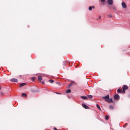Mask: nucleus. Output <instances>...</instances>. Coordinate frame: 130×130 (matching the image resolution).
<instances>
[{
  "label": "nucleus",
  "instance_id": "1",
  "mask_svg": "<svg viewBox=\"0 0 130 130\" xmlns=\"http://www.w3.org/2000/svg\"><path fill=\"white\" fill-rule=\"evenodd\" d=\"M119 95L117 94H116L114 95V99H115V100H119Z\"/></svg>",
  "mask_w": 130,
  "mask_h": 130
},
{
  "label": "nucleus",
  "instance_id": "2",
  "mask_svg": "<svg viewBox=\"0 0 130 130\" xmlns=\"http://www.w3.org/2000/svg\"><path fill=\"white\" fill-rule=\"evenodd\" d=\"M108 4L109 6H112L113 5V0H108Z\"/></svg>",
  "mask_w": 130,
  "mask_h": 130
},
{
  "label": "nucleus",
  "instance_id": "3",
  "mask_svg": "<svg viewBox=\"0 0 130 130\" xmlns=\"http://www.w3.org/2000/svg\"><path fill=\"white\" fill-rule=\"evenodd\" d=\"M11 82H12V83H17L18 82V79L16 78H12L10 80Z\"/></svg>",
  "mask_w": 130,
  "mask_h": 130
},
{
  "label": "nucleus",
  "instance_id": "4",
  "mask_svg": "<svg viewBox=\"0 0 130 130\" xmlns=\"http://www.w3.org/2000/svg\"><path fill=\"white\" fill-rule=\"evenodd\" d=\"M103 99H104V100H105V101H106V100H108V99H109V95H107L105 96H103Z\"/></svg>",
  "mask_w": 130,
  "mask_h": 130
},
{
  "label": "nucleus",
  "instance_id": "5",
  "mask_svg": "<svg viewBox=\"0 0 130 130\" xmlns=\"http://www.w3.org/2000/svg\"><path fill=\"white\" fill-rule=\"evenodd\" d=\"M82 107H83V108H85V109H89V107H88V106H87L85 104H82Z\"/></svg>",
  "mask_w": 130,
  "mask_h": 130
},
{
  "label": "nucleus",
  "instance_id": "6",
  "mask_svg": "<svg viewBox=\"0 0 130 130\" xmlns=\"http://www.w3.org/2000/svg\"><path fill=\"white\" fill-rule=\"evenodd\" d=\"M123 90H127L128 89V87L126 85H124L122 87Z\"/></svg>",
  "mask_w": 130,
  "mask_h": 130
},
{
  "label": "nucleus",
  "instance_id": "7",
  "mask_svg": "<svg viewBox=\"0 0 130 130\" xmlns=\"http://www.w3.org/2000/svg\"><path fill=\"white\" fill-rule=\"evenodd\" d=\"M122 7L123 9L126 8V4H125V3L124 2L122 3Z\"/></svg>",
  "mask_w": 130,
  "mask_h": 130
},
{
  "label": "nucleus",
  "instance_id": "8",
  "mask_svg": "<svg viewBox=\"0 0 130 130\" xmlns=\"http://www.w3.org/2000/svg\"><path fill=\"white\" fill-rule=\"evenodd\" d=\"M106 102H108V103H111L113 102L112 99H108V100H106Z\"/></svg>",
  "mask_w": 130,
  "mask_h": 130
},
{
  "label": "nucleus",
  "instance_id": "9",
  "mask_svg": "<svg viewBox=\"0 0 130 130\" xmlns=\"http://www.w3.org/2000/svg\"><path fill=\"white\" fill-rule=\"evenodd\" d=\"M26 85V83H21L20 85H19V87L20 88H22V87H24V86H25Z\"/></svg>",
  "mask_w": 130,
  "mask_h": 130
},
{
  "label": "nucleus",
  "instance_id": "10",
  "mask_svg": "<svg viewBox=\"0 0 130 130\" xmlns=\"http://www.w3.org/2000/svg\"><path fill=\"white\" fill-rule=\"evenodd\" d=\"M81 98H82V99H84V100L88 99V98L86 96H81Z\"/></svg>",
  "mask_w": 130,
  "mask_h": 130
},
{
  "label": "nucleus",
  "instance_id": "11",
  "mask_svg": "<svg viewBox=\"0 0 130 130\" xmlns=\"http://www.w3.org/2000/svg\"><path fill=\"white\" fill-rule=\"evenodd\" d=\"M38 79L39 82H41V81H42V77H41V76H39L38 77Z\"/></svg>",
  "mask_w": 130,
  "mask_h": 130
},
{
  "label": "nucleus",
  "instance_id": "12",
  "mask_svg": "<svg viewBox=\"0 0 130 130\" xmlns=\"http://www.w3.org/2000/svg\"><path fill=\"white\" fill-rule=\"evenodd\" d=\"M22 97H27V94L25 93H22Z\"/></svg>",
  "mask_w": 130,
  "mask_h": 130
},
{
  "label": "nucleus",
  "instance_id": "13",
  "mask_svg": "<svg viewBox=\"0 0 130 130\" xmlns=\"http://www.w3.org/2000/svg\"><path fill=\"white\" fill-rule=\"evenodd\" d=\"M96 107L99 110L101 111V108H100V106H99V105L96 104Z\"/></svg>",
  "mask_w": 130,
  "mask_h": 130
},
{
  "label": "nucleus",
  "instance_id": "14",
  "mask_svg": "<svg viewBox=\"0 0 130 130\" xmlns=\"http://www.w3.org/2000/svg\"><path fill=\"white\" fill-rule=\"evenodd\" d=\"M87 97L89 99H92V98H93V96L92 95H87Z\"/></svg>",
  "mask_w": 130,
  "mask_h": 130
},
{
  "label": "nucleus",
  "instance_id": "15",
  "mask_svg": "<svg viewBox=\"0 0 130 130\" xmlns=\"http://www.w3.org/2000/svg\"><path fill=\"white\" fill-rule=\"evenodd\" d=\"M122 91L120 89H118L117 90V93H121Z\"/></svg>",
  "mask_w": 130,
  "mask_h": 130
},
{
  "label": "nucleus",
  "instance_id": "16",
  "mask_svg": "<svg viewBox=\"0 0 130 130\" xmlns=\"http://www.w3.org/2000/svg\"><path fill=\"white\" fill-rule=\"evenodd\" d=\"M49 83H51V84H52V83H53V82H54V81H53V80H52V79H49Z\"/></svg>",
  "mask_w": 130,
  "mask_h": 130
},
{
  "label": "nucleus",
  "instance_id": "17",
  "mask_svg": "<svg viewBox=\"0 0 130 130\" xmlns=\"http://www.w3.org/2000/svg\"><path fill=\"white\" fill-rule=\"evenodd\" d=\"M72 92V90L71 89H68L66 91V93H71Z\"/></svg>",
  "mask_w": 130,
  "mask_h": 130
},
{
  "label": "nucleus",
  "instance_id": "18",
  "mask_svg": "<svg viewBox=\"0 0 130 130\" xmlns=\"http://www.w3.org/2000/svg\"><path fill=\"white\" fill-rule=\"evenodd\" d=\"M71 86H73V82H72L68 85V88H70Z\"/></svg>",
  "mask_w": 130,
  "mask_h": 130
},
{
  "label": "nucleus",
  "instance_id": "19",
  "mask_svg": "<svg viewBox=\"0 0 130 130\" xmlns=\"http://www.w3.org/2000/svg\"><path fill=\"white\" fill-rule=\"evenodd\" d=\"M112 10H114V11H115V10H116V8L114 6H112Z\"/></svg>",
  "mask_w": 130,
  "mask_h": 130
},
{
  "label": "nucleus",
  "instance_id": "20",
  "mask_svg": "<svg viewBox=\"0 0 130 130\" xmlns=\"http://www.w3.org/2000/svg\"><path fill=\"white\" fill-rule=\"evenodd\" d=\"M114 107H113V106H110V109H113Z\"/></svg>",
  "mask_w": 130,
  "mask_h": 130
},
{
  "label": "nucleus",
  "instance_id": "21",
  "mask_svg": "<svg viewBox=\"0 0 130 130\" xmlns=\"http://www.w3.org/2000/svg\"><path fill=\"white\" fill-rule=\"evenodd\" d=\"M108 116L106 115V117H105V119L106 120H108Z\"/></svg>",
  "mask_w": 130,
  "mask_h": 130
},
{
  "label": "nucleus",
  "instance_id": "22",
  "mask_svg": "<svg viewBox=\"0 0 130 130\" xmlns=\"http://www.w3.org/2000/svg\"><path fill=\"white\" fill-rule=\"evenodd\" d=\"M92 7L90 6V7H89L88 10H89V11H92Z\"/></svg>",
  "mask_w": 130,
  "mask_h": 130
},
{
  "label": "nucleus",
  "instance_id": "23",
  "mask_svg": "<svg viewBox=\"0 0 130 130\" xmlns=\"http://www.w3.org/2000/svg\"><path fill=\"white\" fill-rule=\"evenodd\" d=\"M101 19V16H100L99 18H98V20H100Z\"/></svg>",
  "mask_w": 130,
  "mask_h": 130
},
{
  "label": "nucleus",
  "instance_id": "24",
  "mask_svg": "<svg viewBox=\"0 0 130 130\" xmlns=\"http://www.w3.org/2000/svg\"><path fill=\"white\" fill-rule=\"evenodd\" d=\"M102 3H105V0H101Z\"/></svg>",
  "mask_w": 130,
  "mask_h": 130
},
{
  "label": "nucleus",
  "instance_id": "25",
  "mask_svg": "<svg viewBox=\"0 0 130 130\" xmlns=\"http://www.w3.org/2000/svg\"><path fill=\"white\" fill-rule=\"evenodd\" d=\"M109 17L110 18H111V17H112V15L111 14H110V15H109Z\"/></svg>",
  "mask_w": 130,
  "mask_h": 130
},
{
  "label": "nucleus",
  "instance_id": "26",
  "mask_svg": "<svg viewBox=\"0 0 130 130\" xmlns=\"http://www.w3.org/2000/svg\"><path fill=\"white\" fill-rule=\"evenodd\" d=\"M53 129H54V130H58L57 128H56V127H54Z\"/></svg>",
  "mask_w": 130,
  "mask_h": 130
},
{
  "label": "nucleus",
  "instance_id": "27",
  "mask_svg": "<svg viewBox=\"0 0 130 130\" xmlns=\"http://www.w3.org/2000/svg\"><path fill=\"white\" fill-rule=\"evenodd\" d=\"M56 94H58L60 95V94H61V93H58V92H56Z\"/></svg>",
  "mask_w": 130,
  "mask_h": 130
},
{
  "label": "nucleus",
  "instance_id": "28",
  "mask_svg": "<svg viewBox=\"0 0 130 130\" xmlns=\"http://www.w3.org/2000/svg\"><path fill=\"white\" fill-rule=\"evenodd\" d=\"M91 8H92V9H95V7H94V6H92Z\"/></svg>",
  "mask_w": 130,
  "mask_h": 130
},
{
  "label": "nucleus",
  "instance_id": "29",
  "mask_svg": "<svg viewBox=\"0 0 130 130\" xmlns=\"http://www.w3.org/2000/svg\"><path fill=\"white\" fill-rule=\"evenodd\" d=\"M31 79H32V80H35V78H34V77H32Z\"/></svg>",
  "mask_w": 130,
  "mask_h": 130
},
{
  "label": "nucleus",
  "instance_id": "30",
  "mask_svg": "<svg viewBox=\"0 0 130 130\" xmlns=\"http://www.w3.org/2000/svg\"><path fill=\"white\" fill-rule=\"evenodd\" d=\"M123 93H125V90H123Z\"/></svg>",
  "mask_w": 130,
  "mask_h": 130
},
{
  "label": "nucleus",
  "instance_id": "31",
  "mask_svg": "<svg viewBox=\"0 0 130 130\" xmlns=\"http://www.w3.org/2000/svg\"><path fill=\"white\" fill-rule=\"evenodd\" d=\"M125 126H125V125H124L123 126L124 128H125Z\"/></svg>",
  "mask_w": 130,
  "mask_h": 130
},
{
  "label": "nucleus",
  "instance_id": "32",
  "mask_svg": "<svg viewBox=\"0 0 130 130\" xmlns=\"http://www.w3.org/2000/svg\"><path fill=\"white\" fill-rule=\"evenodd\" d=\"M42 84H44V81H43L42 82Z\"/></svg>",
  "mask_w": 130,
  "mask_h": 130
},
{
  "label": "nucleus",
  "instance_id": "33",
  "mask_svg": "<svg viewBox=\"0 0 130 130\" xmlns=\"http://www.w3.org/2000/svg\"><path fill=\"white\" fill-rule=\"evenodd\" d=\"M125 126L127 125V123H126V124H125Z\"/></svg>",
  "mask_w": 130,
  "mask_h": 130
},
{
  "label": "nucleus",
  "instance_id": "34",
  "mask_svg": "<svg viewBox=\"0 0 130 130\" xmlns=\"http://www.w3.org/2000/svg\"><path fill=\"white\" fill-rule=\"evenodd\" d=\"M1 95H4V93H1Z\"/></svg>",
  "mask_w": 130,
  "mask_h": 130
},
{
  "label": "nucleus",
  "instance_id": "35",
  "mask_svg": "<svg viewBox=\"0 0 130 130\" xmlns=\"http://www.w3.org/2000/svg\"><path fill=\"white\" fill-rule=\"evenodd\" d=\"M128 97H129H129H130V95H128Z\"/></svg>",
  "mask_w": 130,
  "mask_h": 130
},
{
  "label": "nucleus",
  "instance_id": "36",
  "mask_svg": "<svg viewBox=\"0 0 130 130\" xmlns=\"http://www.w3.org/2000/svg\"><path fill=\"white\" fill-rule=\"evenodd\" d=\"M2 89V88L1 87V86H0V90Z\"/></svg>",
  "mask_w": 130,
  "mask_h": 130
}]
</instances>
